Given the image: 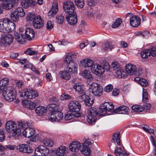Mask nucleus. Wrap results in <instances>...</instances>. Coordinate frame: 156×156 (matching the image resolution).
<instances>
[{
    "instance_id": "nucleus-50",
    "label": "nucleus",
    "mask_w": 156,
    "mask_h": 156,
    "mask_svg": "<svg viewBox=\"0 0 156 156\" xmlns=\"http://www.w3.org/2000/svg\"><path fill=\"white\" fill-rule=\"evenodd\" d=\"M88 96L85 94V92L84 93L80 94L78 98V100L80 102L85 101L87 97Z\"/></svg>"
},
{
    "instance_id": "nucleus-45",
    "label": "nucleus",
    "mask_w": 156,
    "mask_h": 156,
    "mask_svg": "<svg viewBox=\"0 0 156 156\" xmlns=\"http://www.w3.org/2000/svg\"><path fill=\"white\" fill-rule=\"evenodd\" d=\"M122 22V20L121 18H118L112 25V27L113 28H116L118 27Z\"/></svg>"
},
{
    "instance_id": "nucleus-63",
    "label": "nucleus",
    "mask_w": 156,
    "mask_h": 156,
    "mask_svg": "<svg viewBox=\"0 0 156 156\" xmlns=\"http://www.w3.org/2000/svg\"><path fill=\"white\" fill-rule=\"evenodd\" d=\"M108 105L109 106H107V112H110L112 110L114 107L113 104L111 102H106Z\"/></svg>"
},
{
    "instance_id": "nucleus-2",
    "label": "nucleus",
    "mask_w": 156,
    "mask_h": 156,
    "mask_svg": "<svg viewBox=\"0 0 156 156\" xmlns=\"http://www.w3.org/2000/svg\"><path fill=\"white\" fill-rule=\"evenodd\" d=\"M14 24L8 18L0 19V31L2 33L10 32L15 28Z\"/></svg>"
},
{
    "instance_id": "nucleus-32",
    "label": "nucleus",
    "mask_w": 156,
    "mask_h": 156,
    "mask_svg": "<svg viewBox=\"0 0 156 156\" xmlns=\"http://www.w3.org/2000/svg\"><path fill=\"white\" fill-rule=\"evenodd\" d=\"M77 66V64L73 62H71L70 63L68 64L67 69L69 71L71 72L72 73H73L76 72Z\"/></svg>"
},
{
    "instance_id": "nucleus-1",
    "label": "nucleus",
    "mask_w": 156,
    "mask_h": 156,
    "mask_svg": "<svg viewBox=\"0 0 156 156\" xmlns=\"http://www.w3.org/2000/svg\"><path fill=\"white\" fill-rule=\"evenodd\" d=\"M9 79L7 78H4L0 81V94L5 98L9 101H11L16 98V92L14 88L6 86L8 84Z\"/></svg>"
},
{
    "instance_id": "nucleus-56",
    "label": "nucleus",
    "mask_w": 156,
    "mask_h": 156,
    "mask_svg": "<svg viewBox=\"0 0 156 156\" xmlns=\"http://www.w3.org/2000/svg\"><path fill=\"white\" fill-rule=\"evenodd\" d=\"M57 22L59 24H62L64 22V17L62 14H59L56 17Z\"/></svg>"
},
{
    "instance_id": "nucleus-38",
    "label": "nucleus",
    "mask_w": 156,
    "mask_h": 156,
    "mask_svg": "<svg viewBox=\"0 0 156 156\" xmlns=\"http://www.w3.org/2000/svg\"><path fill=\"white\" fill-rule=\"evenodd\" d=\"M47 107L50 112H55L58 110V107L57 104H51L48 105Z\"/></svg>"
},
{
    "instance_id": "nucleus-37",
    "label": "nucleus",
    "mask_w": 156,
    "mask_h": 156,
    "mask_svg": "<svg viewBox=\"0 0 156 156\" xmlns=\"http://www.w3.org/2000/svg\"><path fill=\"white\" fill-rule=\"evenodd\" d=\"M108 105L107 103L105 102L100 105L99 112L101 114H102L101 115H103L106 113L109 114L108 113L107 108V106H108Z\"/></svg>"
},
{
    "instance_id": "nucleus-22",
    "label": "nucleus",
    "mask_w": 156,
    "mask_h": 156,
    "mask_svg": "<svg viewBox=\"0 0 156 156\" xmlns=\"http://www.w3.org/2000/svg\"><path fill=\"white\" fill-rule=\"evenodd\" d=\"M58 10V3L55 2L53 4L51 10L48 12V16L50 18L53 17L56 14Z\"/></svg>"
},
{
    "instance_id": "nucleus-21",
    "label": "nucleus",
    "mask_w": 156,
    "mask_h": 156,
    "mask_svg": "<svg viewBox=\"0 0 156 156\" xmlns=\"http://www.w3.org/2000/svg\"><path fill=\"white\" fill-rule=\"evenodd\" d=\"M129 108L126 106L119 107L113 110V112L119 114H126L128 113Z\"/></svg>"
},
{
    "instance_id": "nucleus-55",
    "label": "nucleus",
    "mask_w": 156,
    "mask_h": 156,
    "mask_svg": "<svg viewBox=\"0 0 156 156\" xmlns=\"http://www.w3.org/2000/svg\"><path fill=\"white\" fill-rule=\"evenodd\" d=\"M24 53L30 55H31L37 54V52L36 51L33 50L31 48H29L24 51Z\"/></svg>"
},
{
    "instance_id": "nucleus-5",
    "label": "nucleus",
    "mask_w": 156,
    "mask_h": 156,
    "mask_svg": "<svg viewBox=\"0 0 156 156\" xmlns=\"http://www.w3.org/2000/svg\"><path fill=\"white\" fill-rule=\"evenodd\" d=\"M126 70L129 75H135L139 76L142 73V69L141 68H137L136 66L131 64L127 65L126 66Z\"/></svg>"
},
{
    "instance_id": "nucleus-53",
    "label": "nucleus",
    "mask_w": 156,
    "mask_h": 156,
    "mask_svg": "<svg viewBox=\"0 0 156 156\" xmlns=\"http://www.w3.org/2000/svg\"><path fill=\"white\" fill-rule=\"evenodd\" d=\"M121 68L120 65L117 62H114L112 64L111 68L114 70L116 71Z\"/></svg>"
},
{
    "instance_id": "nucleus-52",
    "label": "nucleus",
    "mask_w": 156,
    "mask_h": 156,
    "mask_svg": "<svg viewBox=\"0 0 156 156\" xmlns=\"http://www.w3.org/2000/svg\"><path fill=\"white\" fill-rule=\"evenodd\" d=\"M11 19L13 21L16 22L19 20V16L14 11L11 12L10 15Z\"/></svg>"
},
{
    "instance_id": "nucleus-39",
    "label": "nucleus",
    "mask_w": 156,
    "mask_h": 156,
    "mask_svg": "<svg viewBox=\"0 0 156 156\" xmlns=\"http://www.w3.org/2000/svg\"><path fill=\"white\" fill-rule=\"evenodd\" d=\"M31 123L29 122H26L24 121H20L18 122V127L20 129H23L27 127V126H30Z\"/></svg>"
},
{
    "instance_id": "nucleus-54",
    "label": "nucleus",
    "mask_w": 156,
    "mask_h": 156,
    "mask_svg": "<svg viewBox=\"0 0 156 156\" xmlns=\"http://www.w3.org/2000/svg\"><path fill=\"white\" fill-rule=\"evenodd\" d=\"M114 153L117 156H122L123 154V150L121 147L116 148L114 151Z\"/></svg>"
},
{
    "instance_id": "nucleus-57",
    "label": "nucleus",
    "mask_w": 156,
    "mask_h": 156,
    "mask_svg": "<svg viewBox=\"0 0 156 156\" xmlns=\"http://www.w3.org/2000/svg\"><path fill=\"white\" fill-rule=\"evenodd\" d=\"M151 140L153 145L154 146V148L153 152V155L156 156V140L154 139L153 136H151Z\"/></svg>"
},
{
    "instance_id": "nucleus-19",
    "label": "nucleus",
    "mask_w": 156,
    "mask_h": 156,
    "mask_svg": "<svg viewBox=\"0 0 156 156\" xmlns=\"http://www.w3.org/2000/svg\"><path fill=\"white\" fill-rule=\"evenodd\" d=\"M80 143L78 141L72 142L69 146L70 150L73 152H77L80 149Z\"/></svg>"
},
{
    "instance_id": "nucleus-48",
    "label": "nucleus",
    "mask_w": 156,
    "mask_h": 156,
    "mask_svg": "<svg viewBox=\"0 0 156 156\" xmlns=\"http://www.w3.org/2000/svg\"><path fill=\"white\" fill-rule=\"evenodd\" d=\"M55 113L56 121H59L62 119L63 115L62 112L58 111L56 112Z\"/></svg>"
},
{
    "instance_id": "nucleus-62",
    "label": "nucleus",
    "mask_w": 156,
    "mask_h": 156,
    "mask_svg": "<svg viewBox=\"0 0 156 156\" xmlns=\"http://www.w3.org/2000/svg\"><path fill=\"white\" fill-rule=\"evenodd\" d=\"M71 98V96L68 94H63L60 97V99L61 100H66Z\"/></svg>"
},
{
    "instance_id": "nucleus-10",
    "label": "nucleus",
    "mask_w": 156,
    "mask_h": 156,
    "mask_svg": "<svg viewBox=\"0 0 156 156\" xmlns=\"http://www.w3.org/2000/svg\"><path fill=\"white\" fill-rule=\"evenodd\" d=\"M151 107V105L150 103H146L143 105V106L137 105H133L132 107V109L133 112L136 113H139L144 111H147L150 109Z\"/></svg>"
},
{
    "instance_id": "nucleus-49",
    "label": "nucleus",
    "mask_w": 156,
    "mask_h": 156,
    "mask_svg": "<svg viewBox=\"0 0 156 156\" xmlns=\"http://www.w3.org/2000/svg\"><path fill=\"white\" fill-rule=\"evenodd\" d=\"M76 5L78 8H83L84 5L83 0H74Z\"/></svg>"
},
{
    "instance_id": "nucleus-51",
    "label": "nucleus",
    "mask_w": 156,
    "mask_h": 156,
    "mask_svg": "<svg viewBox=\"0 0 156 156\" xmlns=\"http://www.w3.org/2000/svg\"><path fill=\"white\" fill-rule=\"evenodd\" d=\"M44 144L48 147H52L54 144L53 141L49 139H46L44 140Z\"/></svg>"
},
{
    "instance_id": "nucleus-9",
    "label": "nucleus",
    "mask_w": 156,
    "mask_h": 156,
    "mask_svg": "<svg viewBox=\"0 0 156 156\" xmlns=\"http://www.w3.org/2000/svg\"><path fill=\"white\" fill-rule=\"evenodd\" d=\"M84 140L85 141L83 144V148L80 151L83 154L86 156H89L91 153V150L89 147V146L92 144L93 141L92 140L90 141L88 138H85Z\"/></svg>"
},
{
    "instance_id": "nucleus-4",
    "label": "nucleus",
    "mask_w": 156,
    "mask_h": 156,
    "mask_svg": "<svg viewBox=\"0 0 156 156\" xmlns=\"http://www.w3.org/2000/svg\"><path fill=\"white\" fill-rule=\"evenodd\" d=\"M88 115L87 116V120L90 124H94L97 119L96 117L99 113L96 108L91 107L87 110Z\"/></svg>"
},
{
    "instance_id": "nucleus-28",
    "label": "nucleus",
    "mask_w": 156,
    "mask_h": 156,
    "mask_svg": "<svg viewBox=\"0 0 156 156\" xmlns=\"http://www.w3.org/2000/svg\"><path fill=\"white\" fill-rule=\"evenodd\" d=\"M35 111L38 116H41L46 115L47 112V109L44 107L40 106L36 108Z\"/></svg>"
},
{
    "instance_id": "nucleus-18",
    "label": "nucleus",
    "mask_w": 156,
    "mask_h": 156,
    "mask_svg": "<svg viewBox=\"0 0 156 156\" xmlns=\"http://www.w3.org/2000/svg\"><path fill=\"white\" fill-rule=\"evenodd\" d=\"M66 19L68 23L70 25H74L77 22V17L76 13L73 14L67 15Z\"/></svg>"
},
{
    "instance_id": "nucleus-17",
    "label": "nucleus",
    "mask_w": 156,
    "mask_h": 156,
    "mask_svg": "<svg viewBox=\"0 0 156 156\" xmlns=\"http://www.w3.org/2000/svg\"><path fill=\"white\" fill-rule=\"evenodd\" d=\"M141 19L138 16H133L130 19L131 25L133 27H137L140 24Z\"/></svg>"
},
{
    "instance_id": "nucleus-16",
    "label": "nucleus",
    "mask_w": 156,
    "mask_h": 156,
    "mask_svg": "<svg viewBox=\"0 0 156 156\" xmlns=\"http://www.w3.org/2000/svg\"><path fill=\"white\" fill-rule=\"evenodd\" d=\"M13 36L11 34L3 36L1 37V42L6 45H9L13 41Z\"/></svg>"
},
{
    "instance_id": "nucleus-46",
    "label": "nucleus",
    "mask_w": 156,
    "mask_h": 156,
    "mask_svg": "<svg viewBox=\"0 0 156 156\" xmlns=\"http://www.w3.org/2000/svg\"><path fill=\"white\" fill-rule=\"evenodd\" d=\"M55 113L53 112H50L48 115V119L52 122L56 121Z\"/></svg>"
},
{
    "instance_id": "nucleus-23",
    "label": "nucleus",
    "mask_w": 156,
    "mask_h": 156,
    "mask_svg": "<svg viewBox=\"0 0 156 156\" xmlns=\"http://www.w3.org/2000/svg\"><path fill=\"white\" fill-rule=\"evenodd\" d=\"M16 0H6L5 2L2 3V6L5 9H11L14 5Z\"/></svg>"
},
{
    "instance_id": "nucleus-64",
    "label": "nucleus",
    "mask_w": 156,
    "mask_h": 156,
    "mask_svg": "<svg viewBox=\"0 0 156 156\" xmlns=\"http://www.w3.org/2000/svg\"><path fill=\"white\" fill-rule=\"evenodd\" d=\"M5 136L3 130H0V142H2L5 139Z\"/></svg>"
},
{
    "instance_id": "nucleus-35",
    "label": "nucleus",
    "mask_w": 156,
    "mask_h": 156,
    "mask_svg": "<svg viewBox=\"0 0 156 156\" xmlns=\"http://www.w3.org/2000/svg\"><path fill=\"white\" fill-rule=\"evenodd\" d=\"M76 58V55L74 53H68L65 58L64 61L68 64L71 62H73V60Z\"/></svg>"
},
{
    "instance_id": "nucleus-14",
    "label": "nucleus",
    "mask_w": 156,
    "mask_h": 156,
    "mask_svg": "<svg viewBox=\"0 0 156 156\" xmlns=\"http://www.w3.org/2000/svg\"><path fill=\"white\" fill-rule=\"evenodd\" d=\"M91 70L93 73L98 76L101 75L104 72L103 66L97 64H95L92 66Z\"/></svg>"
},
{
    "instance_id": "nucleus-29",
    "label": "nucleus",
    "mask_w": 156,
    "mask_h": 156,
    "mask_svg": "<svg viewBox=\"0 0 156 156\" xmlns=\"http://www.w3.org/2000/svg\"><path fill=\"white\" fill-rule=\"evenodd\" d=\"M23 106L30 110L34 109L35 107V104L30 100H23L22 101Z\"/></svg>"
},
{
    "instance_id": "nucleus-15",
    "label": "nucleus",
    "mask_w": 156,
    "mask_h": 156,
    "mask_svg": "<svg viewBox=\"0 0 156 156\" xmlns=\"http://www.w3.org/2000/svg\"><path fill=\"white\" fill-rule=\"evenodd\" d=\"M16 149L19 151L28 154L32 153L33 151L31 147L28 144H20L17 146Z\"/></svg>"
},
{
    "instance_id": "nucleus-12",
    "label": "nucleus",
    "mask_w": 156,
    "mask_h": 156,
    "mask_svg": "<svg viewBox=\"0 0 156 156\" xmlns=\"http://www.w3.org/2000/svg\"><path fill=\"white\" fill-rule=\"evenodd\" d=\"M35 153L38 156H46L49 152L48 149L43 145H39L35 149Z\"/></svg>"
},
{
    "instance_id": "nucleus-61",
    "label": "nucleus",
    "mask_w": 156,
    "mask_h": 156,
    "mask_svg": "<svg viewBox=\"0 0 156 156\" xmlns=\"http://www.w3.org/2000/svg\"><path fill=\"white\" fill-rule=\"evenodd\" d=\"M113 89V86L112 84H109L107 85L104 88V90L107 92L111 91Z\"/></svg>"
},
{
    "instance_id": "nucleus-41",
    "label": "nucleus",
    "mask_w": 156,
    "mask_h": 156,
    "mask_svg": "<svg viewBox=\"0 0 156 156\" xmlns=\"http://www.w3.org/2000/svg\"><path fill=\"white\" fill-rule=\"evenodd\" d=\"M81 75L83 77L91 80L92 79V75L89 70H85L81 73Z\"/></svg>"
},
{
    "instance_id": "nucleus-40",
    "label": "nucleus",
    "mask_w": 156,
    "mask_h": 156,
    "mask_svg": "<svg viewBox=\"0 0 156 156\" xmlns=\"http://www.w3.org/2000/svg\"><path fill=\"white\" fill-rule=\"evenodd\" d=\"M24 68H29L31 70L35 72L36 73L39 75L40 73L38 70L35 66L29 63L27 64L24 66Z\"/></svg>"
},
{
    "instance_id": "nucleus-3",
    "label": "nucleus",
    "mask_w": 156,
    "mask_h": 156,
    "mask_svg": "<svg viewBox=\"0 0 156 156\" xmlns=\"http://www.w3.org/2000/svg\"><path fill=\"white\" fill-rule=\"evenodd\" d=\"M6 131L12 134L14 137L20 135L21 133L20 129L16 127V124L14 122L9 121H8L5 124Z\"/></svg>"
},
{
    "instance_id": "nucleus-60",
    "label": "nucleus",
    "mask_w": 156,
    "mask_h": 156,
    "mask_svg": "<svg viewBox=\"0 0 156 156\" xmlns=\"http://www.w3.org/2000/svg\"><path fill=\"white\" fill-rule=\"evenodd\" d=\"M73 113L71 112H68L67 114L65 115L64 119L66 120H69L73 118Z\"/></svg>"
},
{
    "instance_id": "nucleus-11",
    "label": "nucleus",
    "mask_w": 156,
    "mask_h": 156,
    "mask_svg": "<svg viewBox=\"0 0 156 156\" xmlns=\"http://www.w3.org/2000/svg\"><path fill=\"white\" fill-rule=\"evenodd\" d=\"M156 48L152 47L149 49H146L142 51L140 53L141 56L143 58H147L151 55L153 57L156 56Z\"/></svg>"
},
{
    "instance_id": "nucleus-27",
    "label": "nucleus",
    "mask_w": 156,
    "mask_h": 156,
    "mask_svg": "<svg viewBox=\"0 0 156 156\" xmlns=\"http://www.w3.org/2000/svg\"><path fill=\"white\" fill-rule=\"evenodd\" d=\"M37 4L36 2L32 0H23L21 2L22 5L25 8L28 7H34Z\"/></svg>"
},
{
    "instance_id": "nucleus-7",
    "label": "nucleus",
    "mask_w": 156,
    "mask_h": 156,
    "mask_svg": "<svg viewBox=\"0 0 156 156\" xmlns=\"http://www.w3.org/2000/svg\"><path fill=\"white\" fill-rule=\"evenodd\" d=\"M20 93V97H23L25 99H31L34 98L38 96V94L37 91L31 90L30 89H27L22 90Z\"/></svg>"
},
{
    "instance_id": "nucleus-44",
    "label": "nucleus",
    "mask_w": 156,
    "mask_h": 156,
    "mask_svg": "<svg viewBox=\"0 0 156 156\" xmlns=\"http://www.w3.org/2000/svg\"><path fill=\"white\" fill-rule=\"evenodd\" d=\"M136 81H138V83L141 86L145 87L148 85V83L147 81L144 79H140L139 78H136L135 79Z\"/></svg>"
},
{
    "instance_id": "nucleus-8",
    "label": "nucleus",
    "mask_w": 156,
    "mask_h": 156,
    "mask_svg": "<svg viewBox=\"0 0 156 156\" xmlns=\"http://www.w3.org/2000/svg\"><path fill=\"white\" fill-rule=\"evenodd\" d=\"M63 8L64 12L67 15L73 14L75 12V5L74 3L69 1H66L63 3Z\"/></svg>"
},
{
    "instance_id": "nucleus-43",
    "label": "nucleus",
    "mask_w": 156,
    "mask_h": 156,
    "mask_svg": "<svg viewBox=\"0 0 156 156\" xmlns=\"http://www.w3.org/2000/svg\"><path fill=\"white\" fill-rule=\"evenodd\" d=\"M14 11L19 16L23 17L25 15L24 11L22 7H18Z\"/></svg>"
},
{
    "instance_id": "nucleus-58",
    "label": "nucleus",
    "mask_w": 156,
    "mask_h": 156,
    "mask_svg": "<svg viewBox=\"0 0 156 156\" xmlns=\"http://www.w3.org/2000/svg\"><path fill=\"white\" fill-rule=\"evenodd\" d=\"M85 104L86 105L89 106H90L93 103V101L91 100L88 96L84 101Z\"/></svg>"
},
{
    "instance_id": "nucleus-34",
    "label": "nucleus",
    "mask_w": 156,
    "mask_h": 156,
    "mask_svg": "<svg viewBox=\"0 0 156 156\" xmlns=\"http://www.w3.org/2000/svg\"><path fill=\"white\" fill-rule=\"evenodd\" d=\"M15 37L16 40L19 43L23 44L25 42V39L26 38L24 35L19 34L17 32H15Z\"/></svg>"
},
{
    "instance_id": "nucleus-47",
    "label": "nucleus",
    "mask_w": 156,
    "mask_h": 156,
    "mask_svg": "<svg viewBox=\"0 0 156 156\" xmlns=\"http://www.w3.org/2000/svg\"><path fill=\"white\" fill-rule=\"evenodd\" d=\"M37 17L38 16H36L34 14L29 13L27 15V20L28 21H31L33 23Z\"/></svg>"
},
{
    "instance_id": "nucleus-24",
    "label": "nucleus",
    "mask_w": 156,
    "mask_h": 156,
    "mask_svg": "<svg viewBox=\"0 0 156 156\" xmlns=\"http://www.w3.org/2000/svg\"><path fill=\"white\" fill-rule=\"evenodd\" d=\"M67 148L66 146H61L58 147L55 152L57 156H66Z\"/></svg>"
},
{
    "instance_id": "nucleus-13",
    "label": "nucleus",
    "mask_w": 156,
    "mask_h": 156,
    "mask_svg": "<svg viewBox=\"0 0 156 156\" xmlns=\"http://www.w3.org/2000/svg\"><path fill=\"white\" fill-rule=\"evenodd\" d=\"M81 107V104L76 101H71L69 105V108L71 112H79Z\"/></svg>"
},
{
    "instance_id": "nucleus-30",
    "label": "nucleus",
    "mask_w": 156,
    "mask_h": 156,
    "mask_svg": "<svg viewBox=\"0 0 156 156\" xmlns=\"http://www.w3.org/2000/svg\"><path fill=\"white\" fill-rule=\"evenodd\" d=\"M80 62L84 67L85 68H90V69L92 66L94 65L93 61L89 59H83Z\"/></svg>"
},
{
    "instance_id": "nucleus-6",
    "label": "nucleus",
    "mask_w": 156,
    "mask_h": 156,
    "mask_svg": "<svg viewBox=\"0 0 156 156\" xmlns=\"http://www.w3.org/2000/svg\"><path fill=\"white\" fill-rule=\"evenodd\" d=\"M89 90L95 96L99 97L102 95L103 88L97 83H92L90 86Z\"/></svg>"
},
{
    "instance_id": "nucleus-25",
    "label": "nucleus",
    "mask_w": 156,
    "mask_h": 156,
    "mask_svg": "<svg viewBox=\"0 0 156 156\" xmlns=\"http://www.w3.org/2000/svg\"><path fill=\"white\" fill-rule=\"evenodd\" d=\"M24 36L26 39L30 40L34 37L35 32L32 29L27 28L25 29V34Z\"/></svg>"
},
{
    "instance_id": "nucleus-33",
    "label": "nucleus",
    "mask_w": 156,
    "mask_h": 156,
    "mask_svg": "<svg viewBox=\"0 0 156 156\" xmlns=\"http://www.w3.org/2000/svg\"><path fill=\"white\" fill-rule=\"evenodd\" d=\"M72 73L71 72L69 71L67 69L66 70H65L60 72L61 77L66 80H69L70 78L71 77L70 75Z\"/></svg>"
},
{
    "instance_id": "nucleus-20",
    "label": "nucleus",
    "mask_w": 156,
    "mask_h": 156,
    "mask_svg": "<svg viewBox=\"0 0 156 156\" xmlns=\"http://www.w3.org/2000/svg\"><path fill=\"white\" fill-rule=\"evenodd\" d=\"M35 133V130L33 128L26 127L23 131V136L29 138L33 136Z\"/></svg>"
},
{
    "instance_id": "nucleus-36",
    "label": "nucleus",
    "mask_w": 156,
    "mask_h": 156,
    "mask_svg": "<svg viewBox=\"0 0 156 156\" xmlns=\"http://www.w3.org/2000/svg\"><path fill=\"white\" fill-rule=\"evenodd\" d=\"M121 135L119 133H114L112 136V141L113 142H116L118 145H120Z\"/></svg>"
},
{
    "instance_id": "nucleus-59",
    "label": "nucleus",
    "mask_w": 156,
    "mask_h": 156,
    "mask_svg": "<svg viewBox=\"0 0 156 156\" xmlns=\"http://www.w3.org/2000/svg\"><path fill=\"white\" fill-rule=\"evenodd\" d=\"M53 22H51V21H48L46 24L47 29L48 30H50L53 27Z\"/></svg>"
},
{
    "instance_id": "nucleus-42",
    "label": "nucleus",
    "mask_w": 156,
    "mask_h": 156,
    "mask_svg": "<svg viewBox=\"0 0 156 156\" xmlns=\"http://www.w3.org/2000/svg\"><path fill=\"white\" fill-rule=\"evenodd\" d=\"M113 48V46L111 42L107 41L104 42L103 49L105 51H107L109 49L111 50Z\"/></svg>"
},
{
    "instance_id": "nucleus-26",
    "label": "nucleus",
    "mask_w": 156,
    "mask_h": 156,
    "mask_svg": "<svg viewBox=\"0 0 156 156\" xmlns=\"http://www.w3.org/2000/svg\"><path fill=\"white\" fill-rule=\"evenodd\" d=\"M44 23V22L40 16H38L37 18V19L33 23L34 27L36 29H39L42 27Z\"/></svg>"
},
{
    "instance_id": "nucleus-31",
    "label": "nucleus",
    "mask_w": 156,
    "mask_h": 156,
    "mask_svg": "<svg viewBox=\"0 0 156 156\" xmlns=\"http://www.w3.org/2000/svg\"><path fill=\"white\" fill-rule=\"evenodd\" d=\"M73 88L79 94H80L84 93L85 90L83 86L80 83H77L74 84L73 86Z\"/></svg>"
}]
</instances>
